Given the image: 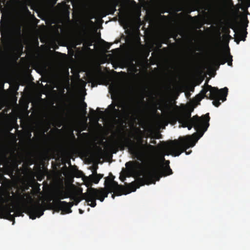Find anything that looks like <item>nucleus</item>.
Wrapping results in <instances>:
<instances>
[{
	"instance_id": "f257e3e1",
	"label": "nucleus",
	"mask_w": 250,
	"mask_h": 250,
	"mask_svg": "<svg viewBox=\"0 0 250 250\" xmlns=\"http://www.w3.org/2000/svg\"><path fill=\"white\" fill-rule=\"evenodd\" d=\"M193 111V108L190 107L182 111H177L174 115L176 120L182 127H188V130L194 127L198 132L194 133L191 136L180 137L178 140H170L166 148L170 151L167 153V155L171 154L174 156H179L188 148L194 146L197 141L207 130L210 119L209 113H208L200 117L198 115L191 117V112Z\"/></svg>"
},
{
	"instance_id": "f03ea898",
	"label": "nucleus",
	"mask_w": 250,
	"mask_h": 250,
	"mask_svg": "<svg viewBox=\"0 0 250 250\" xmlns=\"http://www.w3.org/2000/svg\"><path fill=\"white\" fill-rule=\"evenodd\" d=\"M0 23L2 29L0 28V31L4 50L14 56L20 57L22 54L23 48L21 26L17 25L12 30L10 26L11 20L8 16L4 20H1Z\"/></svg>"
},
{
	"instance_id": "7ed1b4c3",
	"label": "nucleus",
	"mask_w": 250,
	"mask_h": 250,
	"mask_svg": "<svg viewBox=\"0 0 250 250\" xmlns=\"http://www.w3.org/2000/svg\"><path fill=\"white\" fill-rule=\"evenodd\" d=\"M172 170L169 166H166L163 171L160 172L156 164L154 162L149 163L145 168L143 173L139 175L136 180L129 184V187L132 191H135L137 188L145 185L155 184L156 181H159L162 176H167L172 174Z\"/></svg>"
},
{
	"instance_id": "20e7f679",
	"label": "nucleus",
	"mask_w": 250,
	"mask_h": 250,
	"mask_svg": "<svg viewBox=\"0 0 250 250\" xmlns=\"http://www.w3.org/2000/svg\"><path fill=\"white\" fill-rule=\"evenodd\" d=\"M228 93V88L226 87L219 89L217 87L207 84L196 97L199 101L204 98L213 100L212 104L215 106L218 107L221 104L220 100L223 102L226 100Z\"/></svg>"
},
{
	"instance_id": "39448f33",
	"label": "nucleus",
	"mask_w": 250,
	"mask_h": 250,
	"mask_svg": "<svg viewBox=\"0 0 250 250\" xmlns=\"http://www.w3.org/2000/svg\"><path fill=\"white\" fill-rule=\"evenodd\" d=\"M44 209L42 205L38 202H31L24 204L21 207H17L14 213L16 216H23V213L27 214L30 219H35L43 214Z\"/></svg>"
},
{
	"instance_id": "423d86ee",
	"label": "nucleus",
	"mask_w": 250,
	"mask_h": 250,
	"mask_svg": "<svg viewBox=\"0 0 250 250\" xmlns=\"http://www.w3.org/2000/svg\"><path fill=\"white\" fill-rule=\"evenodd\" d=\"M83 199L85 200L88 205L94 208L97 205L96 200L97 199L103 202L105 198L107 197V193L104 194L101 188H95L90 187L88 188L86 192L83 194Z\"/></svg>"
},
{
	"instance_id": "0eeeda50",
	"label": "nucleus",
	"mask_w": 250,
	"mask_h": 250,
	"mask_svg": "<svg viewBox=\"0 0 250 250\" xmlns=\"http://www.w3.org/2000/svg\"><path fill=\"white\" fill-rule=\"evenodd\" d=\"M125 146L128 147L130 153L134 155L137 160L142 161L143 153L134 142L129 138H124V140H121L119 143L121 150L124 149Z\"/></svg>"
},
{
	"instance_id": "6e6552de",
	"label": "nucleus",
	"mask_w": 250,
	"mask_h": 250,
	"mask_svg": "<svg viewBox=\"0 0 250 250\" xmlns=\"http://www.w3.org/2000/svg\"><path fill=\"white\" fill-rule=\"evenodd\" d=\"M52 199L49 200V205L51 208L54 209L56 211L59 212L60 210L62 211L61 214H68L72 212L71 209V207L74 205V202H71L67 203L66 201H62L58 200L57 201H54L51 203Z\"/></svg>"
},
{
	"instance_id": "1a4fd4ad",
	"label": "nucleus",
	"mask_w": 250,
	"mask_h": 250,
	"mask_svg": "<svg viewBox=\"0 0 250 250\" xmlns=\"http://www.w3.org/2000/svg\"><path fill=\"white\" fill-rule=\"evenodd\" d=\"M211 62L213 65L217 66V69L219 68L220 64H224L226 62H228L229 66H232V56L229 51L227 54H222L218 51L212 58Z\"/></svg>"
},
{
	"instance_id": "9d476101",
	"label": "nucleus",
	"mask_w": 250,
	"mask_h": 250,
	"mask_svg": "<svg viewBox=\"0 0 250 250\" xmlns=\"http://www.w3.org/2000/svg\"><path fill=\"white\" fill-rule=\"evenodd\" d=\"M130 184V183L128 184L127 186V187L129 189V191L127 192H125V188H124V187L122 185H119L117 182H113L111 185L112 187L107 190H106L104 188H101V190H103V191H104V194L107 193V197L108 196V194L109 193H111L112 192L115 193L116 196H121L123 194H127L131 192H133L131 190L132 188L130 187H129Z\"/></svg>"
},
{
	"instance_id": "9b49d317",
	"label": "nucleus",
	"mask_w": 250,
	"mask_h": 250,
	"mask_svg": "<svg viewBox=\"0 0 250 250\" xmlns=\"http://www.w3.org/2000/svg\"><path fill=\"white\" fill-rule=\"evenodd\" d=\"M141 164L138 161H129L125 164L127 170L132 173H137V169L140 167Z\"/></svg>"
},
{
	"instance_id": "f8f14e48",
	"label": "nucleus",
	"mask_w": 250,
	"mask_h": 250,
	"mask_svg": "<svg viewBox=\"0 0 250 250\" xmlns=\"http://www.w3.org/2000/svg\"><path fill=\"white\" fill-rule=\"evenodd\" d=\"M101 179V177H98V174L96 172V169H95V175H91L89 176V177H86L85 176L83 180L84 182L85 183V185L88 187L90 186H91L92 182H93L95 184H98L99 182V181Z\"/></svg>"
},
{
	"instance_id": "ddd939ff",
	"label": "nucleus",
	"mask_w": 250,
	"mask_h": 250,
	"mask_svg": "<svg viewBox=\"0 0 250 250\" xmlns=\"http://www.w3.org/2000/svg\"><path fill=\"white\" fill-rule=\"evenodd\" d=\"M245 19V25H244V28H240L239 29V32L238 34V37L239 39H240L242 41H245V39L247 37V32L246 30V28L248 26V24L249 23V21L248 20V18L247 16H245L244 17Z\"/></svg>"
},
{
	"instance_id": "4468645a",
	"label": "nucleus",
	"mask_w": 250,
	"mask_h": 250,
	"mask_svg": "<svg viewBox=\"0 0 250 250\" xmlns=\"http://www.w3.org/2000/svg\"><path fill=\"white\" fill-rule=\"evenodd\" d=\"M71 196L70 193L66 191L59 190L55 194L54 201H57L58 200L61 201V200L65 198H70Z\"/></svg>"
},
{
	"instance_id": "2eb2a0df",
	"label": "nucleus",
	"mask_w": 250,
	"mask_h": 250,
	"mask_svg": "<svg viewBox=\"0 0 250 250\" xmlns=\"http://www.w3.org/2000/svg\"><path fill=\"white\" fill-rule=\"evenodd\" d=\"M110 176L106 177L105 178L104 181V188L106 190H107L109 188H110L112 186V183L113 182H115L114 179L115 178V176H113L111 173H110Z\"/></svg>"
},
{
	"instance_id": "dca6fc26",
	"label": "nucleus",
	"mask_w": 250,
	"mask_h": 250,
	"mask_svg": "<svg viewBox=\"0 0 250 250\" xmlns=\"http://www.w3.org/2000/svg\"><path fill=\"white\" fill-rule=\"evenodd\" d=\"M0 217L13 221V224L15 223V214H11L10 211H5L4 212H1Z\"/></svg>"
},
{
	"instance_id": "f3484780",
	"label": "nucleus",
	"mask_w": 250,
	"mask_h": 250,
	"mask_svg": "<svg viewBox=\"0 0 250 250\" xmlns=\"http://www.w3.org/2000/svg\"><path fill=\"white\" fill-rule=\"evenodd\" d=\"M169 141H167V144H166V145L165 146H164V147L163 148V151L164 152L165 154L163 155L162 160V161H164V162H165V164L166 165V166H169V163H170V162H169V160H165V158H164V155H167V153L170 152V151L168 150H167V148H167V146H168V143ZM169 155H171V154H169ZM168 155H169V154H168ZM171 155H172V154H171ZM172 156H173V155H172ZM173 156H174V155H173Z\"/></svg>"
},
{
	"instance_id": "a211bd4d",
	"label": "nucleus",
	"mask_w": 250,
	"mask_h": 250,
	"mask_svg": "<svg viewBox=\"0 0 250 250\" xmlns=\"http://www.w3.org/2000/svg\"><path fill=\"white\" fill-rule=\"evenodd\" d=\"M158 109H160V110L165 109V110H166L167 113H168L169 114H171L172 113L171 106L169 105L168 104H167L166 103L164 104L163 108H162V107L161 106H159V107L158 108Z\"/></svg>"
},
{
	"instance_id": "6ab92c4d",
	"label": "nucleus",
	"mask_w": 250,
	"mask_h": 250,
	"mask_svg": "<svg viewBox=\"0 0 250 250\" xmlns=\"http://www.w3.org/2000/svg\"><path fill=\"white\" fill-rule=\"evenodd\" d=\"M70 199L73 200V202H74V205H77L82 200L80 197L74 195L71 196Z\"/></svg>"
},
{
	"instance_id": "aec40b11",
	"label": "nucleus",
	"mask_w": 250,
	"mask_h": 250,
	"mask_svg": "<svg viewBox=\"0 0 250 250\" xmlns=\"http://www.w3.org/2000/svg\"><path fill=\"white\" fill-rule=\"evenodd\" d=\"M104 2L111 5L113 6L114 8H115L116 6L117 5V0H102Z\"/></svg>"
},
{
	"instance_id": "412c9836",
	"label": "nucleus",
	"mask_w": 250,
	"mask_h": 250,
	"mask_svg": "<svg viewBox=\"0 0 250 250\" xmlns=\"http://www.w3.org/2000/svg\"><path fill=\"white\" fill-rule=\"evenodd\" d=\"M83 42H84L85 44H86L88 46L92 45V42L91 41H86V40L84 38H81L80 39V43L79 44H81Z\"/></svg>"
},
{
	"instance_id": "4be33fe9",
	"label": "nucleus",
	"mask_w": 250,
	"mask_h": 250,
	"mask_svg": "<svg viewBox=\"0 0 250 250\" xmlns=\"http://www.w3.org/2000/svg\"><path fill=\"white\" fill-rule=\"evenodd\" d=\"M9 201V199L3 197L2 194H0V204L3 206L4 203H6Z\"/></svg>"
},
{
	"instance_id": "5701e85b",
	"label": "nucleus",
	"mask_w": 250,
	"mask_h": 250,
	"mask_svg": "<svg viewBox=\"0 0 250 250\" xmlns=\"http://www.w3.org/2000/svg\"><path fill=\"white\" fill-rule=\"evenodd\" d=\"M83 116L85 118V121H87V117L86 116V115L87 114V112H86V106H87V105H86V104L84 102H83Z\"/></svg>"
},
{
	"instance_id": "b1692460",
	"label": "nucleus",
	"mask_w": 250,
	"mask_h": 250,
	"mask_svg": "<svg viewBox=\"0 0 250 250\" xmlns=\"http://www.w3.org/2000/svg\"><path fill=\"white\" fill-rule=\"evenodd\" d=\"M109 107H112V109L113 110V113L115 114H118L120 112V111L119 110V109L115 108V105L110 104L109 105Z\"/></svg>"
},
{
	"instance_id": "393cba45",
	"label": "nucleus",
	"mask_w": 250,
	"mask_h": 250,
	"mask_svg": "<svg viewBox=\"0 0 250 250\" xmlns=\"http://www.w3.org/2000/svg\"><path fill=\"white\" fill-rule=\"evenodd\" d=\"M242 2L244 6L247 8L250 6V0H242Z\"/></svg>"
},
{
	"instance_id": "a878e982",
	"label": "nucleus",
	"mask_w": 250,
	"mask_h": 250,
	"mask_svg": "<svg viewBox=\"0 0 250 250\" xmlns=\"http://www.w3.org/2000/svg\"><path fill=\"white\" fill-rule=\"evenodd\" d=\"M83 175V173L82 171H80L79 170H77L75 176L77 177L80 178L82 177Z\"/></svg>"
},
{
	"instance_id": "bb28decb",
	"label": "nucleus",
	"mask_w": 250,
	"mask_h": 250,
	"mask_svg": "<svg viewBox=\"0 0 250 250\" xmlns=\"http://www.w3.org/2000/svg\"><path fill=\"white\" fill-rule=\"evenodd\" d=\"M103 42H104V47L106 49H109L111 45L112 44L109 43V42H105L104 41H103Z\"/></svg>"
},
{
	"instance_id": "cd10ccee",
	"label": "nucleus",
	"mask_w": 250,
	"mask_h": 250,
	"mask_svg": "<svg viewBox=\"0 0 250 250\" xmlns=\"http://www.w3.org/2000/svg\"><path fill=\"white\" fill-rule=\"evenodd\" d=\"M137 140H138L139 144L140 145H142L143 143L144 142V140L143 139L142 136H141V135L138 136V137H137Z\"/></svg>"
},
{
	"instance_id": "c85d7f7f",
	"label": "nucleus",
	"mask_w": 250,
	"mask_h": 250,
	"mask_svg": "<svg viewBox=\"0 0 250 250\" xmlns=\"http://www.w3.org/2000/svg\"><path fill=\"white\" fill-rule=\"evenodd\" d=\"M7 3V0H0V7H2V4L4 5Z\"/></svg>"
},
{
	"instance_id": "c756f323",
	"label": "nucleus",
	"mask_w": 250,
	"mask_h": 250,
	"mask_svg": "<svg viewBox=\"0 0 250 250\" xmlns=\"http://www.w3.org/2000/svg\"><path fill=\"white\" fill-rule=\"evenodd\" d=\"M145 144L146 145V146L147 147L150 148V149H154L155 148V146H152L151 145H147V141H146Z\"/></svg>"
},
{
	"instance_id": "7c9ffc66",
	"label": "nucleus",
	"mask_w": 250,
	"mask_h": 250,
	"mask_svg": "<svg viewBox=\"0 0 250 250\" xmlns=\"http://www.w3.org/2000/svg\"><path fill=\"white\" fill-rule=\"evenodd\" d=\"M10 211V213L12 212H14L15 211V209H13V208H11L10 207L7 208H6V210H5V211Z\"/></svg>"
},
{
	"instance_id": "2f4dec72",
	"label": "nucleus",
	"mask_w": 250,
	"mask_h": 250,
	"mask_svg": "<svg viewBox=\"0 0 250 250\" xmlns=\"http://www.w3.org/2000/svg\"><path fill=\"white\" fill-rule=\"evenodd\" d=\"M90 111L91 112V113L93 115V116H96L97 115V114L96 112L93 109H90Z\"/></svg>"
},
{
	"instance_id": "473e14b6",
	"label": "nucleus",
	"mask_w": 250,
	"mask_h": 250,
	"mask_svg": "<svg viewBox=\"0 0 250 250\" xmlns=\"http://www.w3.org/2000/svg\"><path fill=\"white\" fill-rule=\"evenodd\" d=\"M240 41L242 40L240 39H239L238 37L235 38V42H236L237 44H239Z\"/></svg>"
},
{
	"instance_id": "72a5a7b5",
	"label": "nucleus",
	"mask_w": 250,
	"mask_h": 250,
	"mask_svg": "<svg viewBox=\"0 0 250 250\" xmlns=\"http://www.w3.org/2000/svg\"><path fill=\"white\" fill-rule=\"evenodd\" d=\"M20 197H21V198L22 200H23V201H25V195H24H24H22L20 194Z\"/></svg>"
},
{
	"instance_id": "f704fd0d",
	"label": "nucleus",
	"mask_w": 250,
	"mask_h": 250,
	"mask_svg": "<svg viewBox=\"0 0 250 250\" xmlns=\"http://www.w3.org/2000/svg\"><path fill=\"white\" fill-rule=\"evenodd\" d=\"M150 143H151V144H153V145H156V143H157V142H156V141L155 140H151V141H150Z\"/></svg>"
},
{
	"instance_id": "c9c22d12",
	"label": "nucleus",
	"mask_w": 250,
	"mask_h": 250,
	"mask_svg": "<svg viewBox=\"0 0 250 250\" xmlns=\"http://www.w3.org/2000/svg\"><path fill=\"white\" fill-rule=\"evenodd\" d=\"M97 168H98V166H97L96 167L94 168V170H93V171H92V172H93V174H92V175H95V169H97Z\"/></svg>"
},
{
	"instance_id": "e433bc0d",
	"label": "nucleus",
	"mask_w": 250,
	"mask_h": 250,
	"mask_svg": "<svg viewBox=\"0 0 250 250\" xmlns=\"http://www.w3.org/2000/svg\"><path fill=\"white\" fill-rule=\"evenodd\" d=\"M229 4L230 5L231 7H233L234 6V5H233V3L232 2V0H231L229 2Z\"/></svg>"
},
{
	"instance_id": "4c0bfd02",
	"label": "nucleus",
	"mask_w": 250,
	"mask_h": 250,
	"mask_svg": "<svg viewBox=\"0 0 250 250\" xmlns=\"http://www.w3.org/2000/svg\"><path fill=\"white\" fill-rule=\"evenodd\" d=\"M116 195V193L113 192V194H112L111 197L113 199H114Z\"/></svg>"
},
{
	"instance_id": "58836bf2",
	"label": "nucleus",
	"mask_w": 250,
	"mask_h": 250,
	"mask_svg": "<svg viewBox=\"0 0 250 250\" xmlns=\"http://www.w3.org/2000/svg\"><path fill=\"white\" fill-rule=\"evenodd\" d=\"M98 177H101V179L103 177V175L101 174H98Z\"/></svg>"
},
{
	"instance_id": "ea45409f",
	"label": "nucleus",
	"mask_w": 250,
	"mask_h": 250,
	"mask_svg": "<svg viewBox=\"0 0 250 250\" xmlns=\"http://www.w3.org/2000/svg\"><path fill=\"white\" fill-rule=\"evenodd\" d=\"M24 9H25V10H26L27 11H28V12H29V10H28V9L27 7L26 6H24Z\"/></svg>"
},
{
	"instance_id": "a19ab883",
	"label": "nucleus",
	"mask_w": 250,
	"mask_h": 250,
	"mask_svg": "<svg viewBox=\"0 0 250 250\" xmlns=\"http://www.w3.org/2000/svg\"><path fill=\"white\" fill-rule=\"evenodd\" d=\"M79 212L81 214H82L83 212V211L81 209H79Z\"/></svg>"
},
{
	"instance_id": "79ce46f5",
	"label": "nucleus",
	"mask_w": 250,
	"mask_h": 250,
	"mask_svg": "<svg viewBox=\"0 0 250 250\" xmlns=\"http://www.w3.org/2000/svg\"><path fill=\"white\" fill-rule=\"evenodd\" d=\"M235 32H236V30H237L236 28H232Z\"/></svg>"
},
{
	"instance_id": "37998d69",
	"label": "nucleus",
	"mask_w": 250,
	"mask_h": 250,
	"mask_svg": "<svg viewBox=\"0 0 250 250\" xmlns=\"http://www.w3.org/2000/svg\"><path fill=\"white\" fill-rule=\"evenodd\" d=\"M11 197L9 195V194L8 195V198H11Z\"/></svg>"
},
{
	"instance_id": "c03bdc74",
	"label": "nucleus",
	"mask_w": 250,
	"mask_h": 250,
	"mask_svg": "<svg viewBox=\"0 0 250 250\" xmlns=\"http://www.w3.org/2000/svg\"><path fill=\"white\" fill-rule=\"evenodd\" d=\"M175 107H176V108H178V107L177 106V105H175Z\"/></svg>"
},
{
	"instance_id": "a18cd8bd",
	"label": "nucleus",
	"mask_w": 250,
	"mask_h": 250,
	"mask_svg": "<svg viewBox=\"0 0 250 250\" xmlns=\"http://www.w3.org/2000/svg\"><path fill=\"white\" fill-rule=\"evenodd\" d=\"M116 152H117V150H115V151L114 152V153H116Z\"/></svg>"
},
{
	"instance_id": "49530a36",
	"label": "nucleus",
	"mask_w": 250,
	"mask_h": 250,
	"mask_svg": "<svg viewBox=\"0 0 250 250\" xmlns=\"http://www.w3.org/2000/svg\"><path fill=\"white\" fill-rule=\"evenodd\" d=\"M101 114H103V112L102 111H101Z\"/></svg>"
}]
</instances>
